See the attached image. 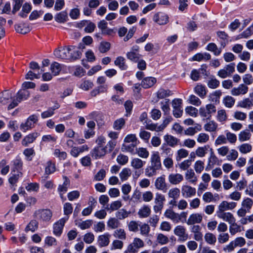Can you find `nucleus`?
I'll return each instance as SVG.
<instances>
[{"label": "nucleus", "mask_w": 253, "mask_h": 253, "mask_svg": "<svg viewBox=\"0 0 253 253\" xmlns=\"http://www.w3.org/2000/svg\"><path fill=\"white\" fill-rule=\"evenodd\" d=\"M30 96L29 91L26 89H20L12 99V102L8 106V109L10 110L16 107L23 100H27Z\"/></svg>", "instance_id": "nucleus-1"}, {"label": "nucleus", "mask_w": 253, "mask_h": 253, "mask_svg": "<svg viewBox=\"0 0 253 253\" xmlns=\"http://www.w3.org/2000/svg\"><path fill=\"white\" fill-rule=\"evenodd\" d=\"M34 215L38 219L43 222H47L51 218L52 212L50 210L47 209H39L35 211Z\"/></svg>", "instance_id": "nucleus-2"}, {"label": "nucleus", "mask_w": 253, "mask_h": 253, "mask_svg": "<svg viewBox=\"0 0 253 253\" xmlns=\"http://www.w3.org/2000/svg\"><path fill=\"white\" fill-rule=\"evenodd\" d=\"M38 121V116L36 115H32L29 116L25 123H22L20 126V129L26 132L35 126V124Z\"/></svg>", "instance_id": "nucleus-3"}, {"label": "nucleus", "mask_w": 253, "mask_h": 253, "mask_svg": "<svg viewBox=\"0 0 253 253\" xmlns=\"http://www.w3.org/2000/svg\"><path fill=\"white\" fill-rule=\"evenodd\" d=\"M216 107L212 104H209L205 107H201L199 109V114L202 117L205 119H210L211 114L215 113Z\"/></svg>", "instance_id": "nucleus-4"}, {"label": "nucleus", "mask_w": 253, "mask_h": 253, "mask_svg": "<svg viewBox=\"0 0 253 253\" xmlns=\"http://www.w3.org/2000/svg\"><path fill=\"white\" fill-rule=\"evenodd\" d=\"M172 114L175 118H180L183 114L182 100L179 98H175L172 101Z\"/></svg>", "instance_id": "nucleus-5"}, {"label": "nucleus", "mask_w": 253, "mask_h": 253, "mask_svg": "<svg viewBox=\"0 0 253 253\" xmlns=\"http://www.w3.org/2000/svg\"><path fill=\"white\" fill-rule=\"evenodd\" d=\"M72 49V48L70 46L61 47L54 50V54L58 58L69 59V58L71 57L70 56V52L71 51Z\"/></svg>", "instance_id": "nucleus-6"}, {"label": "nucleus", "mask_w": 253, "mask_h": 253, "mask_svg": "<svg viewBox=\"0 0 253 253\" xmlns=\"http://www.w3.org/2000/svg\"><path fill=\"white\" fill-rule=\"evenodd\" d=\"M154 185L156 189L163 192H167L168 189L165 175L157 177L155 181Z\"/></svg>", "instance_id": "nucleus-7"}, {"label": "nucleus", "mask_w": 253, "mask_h": 253, "mask_svg": "<svg viewBox=\"0 0 253 253\" xmlns=\"http://www.w3.org/2000/svg\"><path fill=\"white\" fill-rule=\"evenodd\" d=\"M237 205L235 202H228L227 201H222L218 207V210L216 213L224 212V211L227 210H232L234 209Z\"/></svg>", "instance_id": "nucleus-8"}, {"label": "nucleus", "mask_w": 253, "mask_h": 253, "mask_svg": "<svg viewBox=\"0 0 253 253\" xmlns=\"http://www.w3.org/2000/svg\"><path fill=\"white\" fill-rule=\"evenodd\" d=\"M68 218V217H64L54 224L53 233L55 235L59 236L61 235L64 224Z\"/></svg>", "instance_id": "nucleus-9"}, {"label": "nucleus", "mask_w": 253, "mask_h": 253, "mask_svg": "<svg viewBox=\"0 0 253 253\" xmlns=\"http://www.w3.org/2000/svg\"><path fill=\"white\" fill-rule=\"evenodd\" d=\"M174 233L179 237V241L183 242L188 239V235L186 233L185 228L182 226H177L174 229Z\"/></svg>", "instance_id": "nucleus-10"}, {"label": "nucleus", "mask_w": 253, "mask_h": 253, "mask_svg": "<svg viewBox=\"0 0 253 253\" xmlns=\"http://www.w3.org/2000/svg\"><path fill=\"white\" fill-rule=\"evenodd\" d=\"M203 220V216L199 213H194L190 214L186 221V223L189 225H195L200 223Z\"/></svg>", "instance_id": "nucleus-11"}, {"label": "nucleus", "mask_w": 253, "mask_h": 253, "mask_svg": "<svg viewBox=\"0 0 253 253\" xmlns=\"http://www.w3.org/2000/svg\"><path fill=\"white\" fill-rule=\"evenodd\" d=\"M248 87L245 84H241L237 87H234L231 90V94L233 96L244 95L248 91Z\"/></svg>", "instance_id": "nucleus-12"}, {"label": "nucleus", "mask_w": 253, "mask_h": 253, "mask_svg": "<svg viewBox=\"0 0 253 253\" xmlns=\"http://www.w3.org/2000/svg\"><path fill=\"white\" fill-rule=\"evenodd\" d=\"M153 20L159 25H165L169 22V16L165 13L159 12L154 15Z\"/></svg>", "instance_id": "nucleus-13"}, {"label": "nucleus", "mask_w": 253, "mask_h": 253, "mask_svg": "<svg viewBox=\"0 0 253 253\" xmlns=\"http://www.w3.org/2000/svg\"><path fill=\"white\" fill-rule=\"evenodd\" d=\"M151 165L160 169L162 167L161 159L158 152H153L150 158Z\"/></svg>", "instance_id": "nucleus-14"}, {"label": "nucleus", "mask_w": 253, "mask_h": 253, "mask_svg": "<svg viewBox=\"0 0 253 253\" xmlns=\"http://www.w3.org/2000/svg\"><path fill=\"white\" fill-rule=\"evenodd\" d=\"M181 192L185 198H190L196 194V189L190 186L184 185L182 186Z\"/></svg>", "instance_id": "nucleus-15"}, {"label": "nucleus", "mask_w": 253, "mask_h": 253, "mask_svg": "<svg viewBox=\"0 0 253 253\" xmlns=\"http://www.w3.org/2000/svg\"><path fill=\"white\" fill-rule=\"evenodd\" d=\"M107 151V150L106 149L105 147L96 146L91 152V154L92 157L97 159L104 156Z\"/></svg>", "instance_id": "nucleus-16"}, {"label": "nucleus", "mask_w": 253, "mask_h": 253, "mask_svg": "<svg viewBox=\"0 0 253 253\" xmlns=\"http://www.w3.org/2000/svg\"><path fill=\"white\" fill-rule=\"evenodd\" d=\"M12 98L13 93L8 90H4L0 93V103L3 105L7 104Z\"/></svg>", "instance_id": "nucleus-17"}, {"label": "nucleus", "mask_w": 253, "mask_h": 253, "mask_svg": "<svg viewBox=\"0 0 253 253\" xmlns=\"http://www.w3.org/2000/svg\"><path fill=\"white\" fill-rule=\"evenodd\" d=\"M183 179V175L180 173H170L168 176L169 182L172 185H177Z\"/></svg>", "instance_id": "nucleus-18"}, {"label": "nucleus", "mask_w": 253, "mask_h": 253, "mask_svg": "<svg viewBox=\"0 0 253 253\" xmlns=\"http://www.w3.org/2000/svg\"><path fill=\"white\" fill-rule=\"evenodd\" d=\"M39 135L38 132L31 133L26 136L22 140V144L24 146H27L29 144L33 143Z\"/></svg>", "instance_id": "nucleus-19"}, {"label": "nucleus", "mask_w": 253, "mask_h": 253, "mask_svg": "<svg viewBox=\"0 0 253 253\" xmlns=\"http://www.w3.org/2000/svg\"><path fill=\"white\" fill-rule=\"evenodd\" d=\"M110 237L111 235L109 233L99 236L97 239L98 245L100 247L107 246L110 243Z\"/></svg>", "instance_id": "nucleus-20"}, {"label": "nucleus", "mask_w": 253, "mask_h": 253, "mask_svg": "<svg viewBox=\"0 0 253 253\" xmlns=\"http://www.w3.org/2000/svg\"><path fill=\"white\" fill-rule=\"evenodd\" d=\"M217 216L223 219V220L228 222L229 224L234 223L236 221L235 218L233 215L230 212H221L217 213Z\"/></svg>", "instance_id": "nucleus-21"}, {"label": "nucleus", "mask_w": 253, "mask_h": 253, "mask_svg": "<svg viewBox=\"0 0 253 253\" xmlns=\"http://www.w3.org/2000/svg\"><path fill=\"white\" fill-rule=\"evenodd\" d=\"M156 82V79L154 77H146L142 81L141 85L144 88H148L153 86Z\"/></svg>", "instance_id": "nucleus-22"}, {"label": "nucleus", "mask_w": 253, "mask_h": 253, "mask_svg": "<svg viewBox=\"0 0 253 253\" xmlns=\"http://www.w3.org/2000/svg\"><path fill=\"white\" fill-rule=\"evenodd\" d=\"M172 92L170 90L161 88L156 92V96L158 99L156 101H158L159 99H165L166 97L170 96Z\"/></svg>", "instance_id": "nucleus-23"}, {"label": "nucleus", "mask_w": 253, "mask_h": 253, "mask_svg": "<svg viewBox=\"0 0 253 253\" xmlns=\"http://www.w3.org/2000/svg\"><path fill=\"white\" fill-rule=\"evenodd\" d=\"M15 29L17 32L22 34H27L31 30L29 25L25 23H20L15 25Z\"/></svg>", "instance_id": "nucleus-24"}, {"label": "nucleus", "mask_w": 253, "mask_h": 253, "mask_svg": "<svg viewBox=\"0 0 253 253\" xmlns=\"http://www.w3.org/2000/svg\"><path fill=\"white\" fill-rule=\"evenodd\" d=\"M185 179L190 183L196 184L197 181V177L193 169H188L185 173Z\"/></svg>", "instance_id": "nucleus-25"}, {"label": "nucleus", "mask_w": 253, "mask_h": 253, "mask_svg": "<svg viewBox=\"0 0 253 253\" xmlns=\"http://www.w3.org/2000/svg\"><path fill=\"white\" fill-rule=\"evenodd\" d=\"M164 215L166 217L170 219L173 222L178 223L179 213L175 212L172 210L167 209L164 213Z\"/></svg>", "instance_id": "nucleus-26"}, {"label": "nucleus", "mask_w": 253, "mask_h": 253, "mask_svg": "<svg viewBox=\"0 0 253 253\" xmlns=\"http://www.w3.org/2000/svg\"><path fill=\"white\" fill-rule=\"evenodd\" d=\"M164 139L168 145L172 147L177 145L179 142L178 139L169 134L165 135Z\"/></svg>", "instance_id": "nucleus-27"}, {"label": "nucleus", "mask_w": 253, "mask_h": 253, "mask_svg": "<svg viewBox=\"0 0 253 253\" xmlns=\"http://www.w3.org/2000/svg\"><path fill=\"white\" fill-rule=\"evenodd\" d=\"M211 56L208 53H198L194 55L192 57V61H201L202 60H209L211 59Z\"/></svg>", "instance_id": "nucleus-28"}, {"label": "nucleus", "mask_w": 253, "mask_h": 253, "mask_svg": "<svg viewBox=\"0 0 253 253\" xmlns=\"http://www.w3.org/2000/svg\"><path fill=\"white\" fill-rule=\"evenodd\" d=\"M253 106V100L249 98H246L238 102V107L250 109Z\"/></svg>", "instance_id": "nucleus-29"}, {"label": "nucleus", "mask_w": 253, "mask_h": 253, "mask_svg": "<svg viewBox=\"0 0 253 253\" xmlns=\"http://www.w3.org/2000/svg\"><path fill=\"white\" fill-rule=\"evenodd\" d=\"M218 162V158L214 154L213 152L211 151V156L209 158L208 164L206 168V170L208 171L211 170L214 165Z\"/></svg>", "instance_id": "nucleus-30"}, {"label": "nucleus", "mask_w": 253, "mask_h": 253, "mask_svg": "<svg viewBox=\"0 0 253 253\" xmlns=\"http://www.w3.org/2000/svg\"><path fill=\"white\" fill-rule=\"evenodd\" d=\"M145 162L143 161L141 159L135 158H133L131 161V166L135 169H141L145 165Z\"/></svg>", "instance_id": "nucleus-31"}, {"label": "nucleus", "mask_w": 253, "mask_h": 253, "mask_svg": "<svg viewBox=\"0 0 253 253\" xmlns=\"http://www.w3.org/2000/svg\"><path fill=\"white\" fill-rule=\"evenodd\" d=\"M114 64L122 70H126L127 68V66L125 62V59L122 56L118 57L115 60Z\"/></svg>", "instance_id": "nucleus-32"}, {"label": "nucleus", "mask_w": 253, "mask_h": 253, "mask_svg": "<svg viewBox=\"0 0 253 253\" xmlns=\"http://www.w3.org/2000/svg\"><path fill=\"white\" fill-rule=\"evenodd\" d=\"M169 99H165L160 102L161 108L164 112V115H168L170 112Z\"/></svg>", "instance_id": "nucleus-33"}, {"label": "nucleus", "mask_w": 253, "mask_h": 253, "mask_svg": "<svg viewBox=\"0 0 253 253\" xmlns=\"http://www.w3.org/2000/svg\"><path fill=\"white\" fill-rule=\"evenodd\" d=\"M63 179H64V181L63 184L59 185L58 187V191L59 193L62 192L65 193L67 191L70 185V180L66 176H63Z\"/></svg>", "instance_id": "nucleus-34"}, {"label": "nucleus", "mask_w": 253, "mask_h": 253, "mask_svg": "<svg viewBox=\"0 0 253 253\" xmlns=\"http://www.w3.org/2000/svg\"><path fill=\"white\" fill-rule=\"evenodd\" d=\"M151 209L148 206H143L138 211V214L140 217L145 218L149 216Z\"/></svg>", "instance_id": "nucleus-35"}, {"label": "nucleus", "mask_w": 253, "mask_h": 253, "mask_svg": "<svg viewBox=\"0 0 253 253\" xmlns=\"http://www.w3.org/2000/svg\"><path fill=\"white\" fill-rule=\"evenodd\" d=\"M113 236L115 238L120 240H125L126 238V235L124 229L120 228L116 229L113 233Z\"/></svg>", "instance_id": "nucleus-36"}, {"label": "nucleus", "mask_w": 253, "mask_h": 253, "mask_svg": "<svg viewBox=\"0 0 253 253\" xmlns=\"http://www.w3.org/2000/svg\"><path fill=\"white\" fill-rule=\"evenodd\" d=\"M107 226L111 229H115L120 226V222L118 219L115 217L110 218L107 223Z\"/></svg>", "instance_id": "nucleus-37"}, {"label": "nucleus", "mask_w": 253, "mask_h": 253, "mask_svg": "<svg viewBox=\"0 0 253 253\" xmlns=\"http://www.w3.org/2000/svg\"><path fill=\"white\" fill-rule=\"evenodd\" d=\"M251 136V133L248 130L241 131L238 135V139L240 142L249 140Z\"/></svg>", "instance_id": "nucleus-38"}, {"label": "nucleus", "mask_w": 253, "mask_h": 253, "mask_svg": "<svg viewBox=\"0 0 253 253\" xmlns=\"http://www.w3.org/2000/svg\"><path fill=\"white\" fill-rule=\"evenodd\" d=\"M195 92L201 98H204L207 94V91L204 86L202 85H197L195 86Z\"/></svg>", "instance_id": "nucleus-39"}, {"label": "nucleus", "mask_w": 253, "mask_h": 253, "mask_svg": "<svg viewBox=\"0 0 253 253\" xmlns=\"http://www.w3.org/2000/svg\"><path fill=\"white\" fill-rule=\"evenodd\" d=\"M122 151L127 152L131 154H135V145L133 144H124L122 147Z\"/></svg>", "instance_id": "nucleus-40"}, {"label": "nucleus", "mask_w": 253, "mask_h": 253, "mask_svg": "<svg viewBox=\"0 0 253 253\" xmlns=\"http://www.w3.org/2000/svg\"><path fill=\"white\" fill-rule=\"evenodd\" d=\"M56 170L55 165L54 163L49 161L46 163L45 168V173L46 174L49 175L53 173Z\"/></svg>", "instance_id": "nucleus-41"}, {"label": "nucleus", "mask_w": 253, "mask_h": 253, "mask_svg": "<svg viewBox=\"0 0 253 253\" xmlns=\"http://www.w3.org/2000/svg\"><path fill=\"white\" fill-rule=\"evenodd\" d=\"M206 242L210 245H214L216 241V236L211 233H207L204 236Z\"/></svg>", "instance_id": "nucleus-42"}, {"label": "nucleus", "mask_w": 253, "mask_h": 253, "mask_svg": "<svg viewBox=\"0 0 253 253\" xmlns=\"http://www.w3.org/2000/svg\"><path fill=\"white\" fill-rule=\"evenodd\" d=\"M13 168L12 169V171H15V170H17L18 172H20L22 169L23 167V162L21 159L19 158H16L13 161Z\"/></svg>", "instance_id": "nucleus-43"}, {"label": "nucleus", "mask_w": 253, "mask_h": 253, "mask_svg": "<svg viewBox=\"0 0 253 253\" xmlns=\"http://www.w3.org/2000/svg\"><path fill=\"white\" fill-rule=\"evenodd\" d=\"M159 169L150 165L148 166L145 170V175L148 177H152L156 175L157 174V171Z\"/></svg>", "instance_id": "nucleus-44"}, {"label": "nucleus", "mask_w": 253, "mask_h": 253, "mask_svg": "<svg viewBox=\"0 0 253 253\" xmlns=\"http://www.w3.org/2000/svg\"><path fill=\"white\" fill-rule=\"evenodd\" d=\"M145 128L152 131H161L164 129V125L157 126L155 124H147L145 126Z\"/></svg>", "instance_id": "nucleus-45"}, {"label": "nucleus", "mask_w": 253, "mask_h": 253, "mask_svg": "<svg viewBox=\"0 0 253 253\" xmlns=\"http://www.w3.org/2000/svg\"><path fill=\"white\" fill-rule=\"evenodd\" d=\"M217 127V124L213 121H210L204 126L205 129L210 132L216 131Z\"/></svg>", "instance_id": "nucleus-46"}, {"label": "nucleus", "mask_w": 253, "mask_h": 253, "mask_svg": "<svg viewBox=\"0 0 253 253\" xmlns=\"http://www.w3.org/2000/svg\"><path fill=\"white\" fill-rule=\"evenodd\" d=\"M61 70L60 64L56 62L52 63L50 65V70L54 76L58 75Z\"/></svg>", "instance_id": "nucleus-47"}, {"label": "nucleus", "mask_w": 253, "mask_h": 253, "mask_svg": "<svg viewBox=\"0 0 253 253\" xmlns=\"http://www.w3.org/2000/svg\"><path fill=\"white\" fill-rule=\"evenodd\" d=\"M122 206V204L121 201H116L112 202L109 207L108 206L105 207V210L107 211H116L120 209Z\"/></svg>", "instance_id": "nucleus-48"}, {"label": "nucleus", "mask_w": 253, "mask_h": 253, "mask_svg": "<svg viewBox=\"0 0 253 253\" xmlns=\"http://www.w3.org/2000/svg\"><path fill=\"white\" fill-rule=\"evenodd\" d=\"M180 191L178 188L170 189L168 192V196L171 199H178L180 196Z\"/></svg>", "instance_id": "nucleus-49"}, {"label": "nucleus", "mask_w": 253, "mask_h": 253, "mask_svg": "<svg viewBox=\"0 0 253 253\" xmlns=\"http://www.w3.org/2000/svg\"><path fill=\"white\" fill-rule=\"evenodd\" d=\"M206 49L209 51L213 52L215 55H218L221 53V50L218 48L214 43L211 42L208 44Z\"/></svg>", "instance_id": "nucleus-50"}, {"label": "nucleus", "mask_w": 253, "mask_h": 253, "mask_svg": "<svg viewBox=\"0 0 253 253\" xmlns=\"http://www.w3.org/2000/svg\"><path fill=\"white\" fill-rule=\"evenodd\" d=\"M68 18L67 13L65 11H62L55 16V20L59 23H64L66 21Z\"/></svg>", "instance_id": "nucleus-51"}, {"label": "nucleus", "mask_w": 253, "mask_h": 253, "mask_svg": "<svg viewBox=\"0 0 253 253\" xmlns=\"http://www.w3.org/2000/svg\"><path fill=\"white\" fill-rule=\"evenodd\" d=\"M129 213V211L122 209L116 212V216L117 219L122 220L126 218Z\"/></svg>", "instance_id": "nucleus-52"}, {"label": "nucleus", "mask_w": 253, "mask_h": 253, "mask_svg": "<svg viewBox=\"0 0 253 253\" xmlns=\"http://www.w3.org/2000/svg\"><path fill=\"white\" fill-rule=\"evenodd\" d=\"M127 58L132 61L133 62H137L138 61L140 57H141V55L139 54L138 52H134V51H129L126 54Z\"/></svg>", "instance_id": "nucleus-53"}, {"label": "nucleus", "mask_w": 253, "mask_h": 253, "mask_svg": "<svg viewBox=\"0 0 253 253\" xmlns=\"http://www.w3.org/2000/svg\"><path fill=\"white\" fill-rule=\"evenodd\" d=\"M224 105L228 108H231L235 104V99L231 96H226L223 100Z\"/></svg>", "instance_id": "nucleus-54"}, {"label": "nucleus", "mask_w": 253, "mask_h": 253, "mask_svg": "<svg viewBox=\"0 0 253 253\" xmlns=\"http://www.w3.org/2000/svg\"><path fill=\"white\" fill-rule=\"evenodd\" d=\"M130 175V170L128 168L123 169L119 174L120 177L123 181L127 180Z\"/></svg>", "instance_id": "nucleus-55"}, {"label": "nucleus", "mask_w": 253, "mask_h": 253, "mask_svg": "<svg viewBox=\"0 0 253 253\" xmlns=\"http://www.w3.org/2000/svg\"><path fill=\"white\" fill-rule=\"evenodd\" d=\"M188 151L185 149H180L177 152L176 156V160L177 161H180L182 159L187 157L188 155Z\"/></svg>", "instance_id": "nucleus-56"}, {"label": "nucleus", "mask_w": 253, "mask_h": 253, "mask_svg": "<svg viewBox=\"0 0 253 253\" xmlns=\"http://www.w3.org/2000/svg\"><path fill=\"white\" fill-rule=\"evenodd\" d=\"M135 153H136L140 157L146 159L148 157L149 153L146 148H136Z\"/></svg>", "instance_id": "nucleus-57"}, {"label": "nucleus", "mask_w": 253, "mask_h": 253, "mask_svg": "<svg viewBox=\"0 0 253 253\" xmlns=\"http://www.w3.org/2000/svg\"><path fill=\"white\" fill-rule=\"evenodd\" d=\"M71 46L72 49L71 50V51L70 52V56H71V57L69 58V60H75L80 58L81 52L76 50L75 46Z\"/></svg>", "instance_id": "nucleus-58"}, {"label": "nucleus", "mask_w": 253, "mask_h": 253, "mask_svg": "<svg viewBox=\"0 0 253 253\" xmlns=\"http://www.w3.org/2000/svg\"><path fill=\"white\" fill-rule=\"evenodd\" d=\"M238 149L241 153L243 154H246L252 151V146L250 144L244 143L239 146Z\"/></svg>", "instance_id": "nucleus-59"}, {"label": "nucleus", "mask_w": 253, "mask_h": 253, "mask_svg": "<svg viewBox=\"0 0 253 253\" xmlns=\"http://www.w3.org/2000/svg\"><path fill=\"white\" fill-rule=\"evenodd\" d=\"M38 227V222L36 220H32L26 227V231H35Z\"/></svg>", "instance_id": "nucleus-60"}, {"label": "nucleus", "mask_w": 253, "mask_h": 253, "mask_svg": "<svg viewBox=\"0 0 253 253\" xmlns=\"http://www.w3.org/2000/svg\"><path fill=\"white\" fill-rule=\"evenodd\" d=\"M111 44L109 42H102L99 46V50L101 53H106L110 49Z\"/></svg>", "instance_id": "nucleus-61"}, {"label": "nucleus", "mask_w": 253, "mask_h": 253, "mask_svg": "<svg viewBox=\"0 0 253 253\" xmlns=\"http://www.w3.org/2000/svg\"><path fill=\"white\" fill-rule=\"evenodd\" d=\"M209 148V145L204 146V147H199L196 149L195 154L199 157H203L207 153V151Z\"/></svg>", "instance_id": "nucleus-62"}, {"label": "nucleus", "mask_w": 253, "mask_h": 253, "mask_svg": "<svg viewBox=\"0 0 253 253\" xmlns=\"http://www.w3.org/2000/svg\"><path fill=\"white\" fill-rule=\"evenodd\" d=\"M253 202L251 199L247 198L243 200L242 203L243 208L246 209L248 211H250L253 206Z\"/></svg>", "instance_id": "nucleus-63"}, {"label": "nucleus", "mask_w": 253, "mask_h": 253, "mask_svg": "<svg viewBox=\"0 0 253 253\" xmlns=\"http://www.w3.org/2000/svg\"><path fill=\"white\" fill-rule=\"evenodd\" d=\"M125 124V121L123 118H120L115 121L113 127L116 130H120Z\"/></svg>", "instance_id": "nucleus-64"}]
</instances>
